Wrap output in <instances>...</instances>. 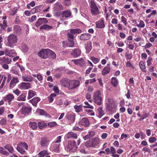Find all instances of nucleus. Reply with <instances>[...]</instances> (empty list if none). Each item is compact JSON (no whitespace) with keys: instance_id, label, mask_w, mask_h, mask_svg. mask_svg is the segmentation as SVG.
<instances>
[{"instance_id":"1","label":"nucleus","mask_w":157,"mask_h":157,"mask_svg":"<svg viewBox=\"0 0 157 157\" xmlns=\"http://www.w3.org/2000/svg\"><path fill=\"white\" fill-rule=\"evenodd\" d=\"M8 45L10 47L13 48L16 46L17 41V37L15 34H11L7 38Z\"/></svg>"},{"instance_id":"2","label":"nucleus","mask_w":157,"mask_h":157,"mask_svg":"<svg viewBox=\"0 0 157 157\" xmlns=\"http://www.w3.org/2000/svg\"><path fill=\"white\" fill-rule=\"evenodd\" d=\"M67 149L70 152H73L75 151L77 148L75 142L74 140H69L68 141Z\"/></svg>"},{"instance_id":"3","label":"nucleus","mask_w":157,"mask_h":157,"mask_svg":"<svg viewBox=\"0 0 157 157\" xmlns=\"http://www.w3.org/2000/svg\"><path fill=\"white\" fill-rule=\"evenodd\" d=\"M80 84V82L78 80L69 81L68 89L70 90L74 89L78 86Z\"/></svg>"},{"instance_id":"4","label":"nucleus","mask_w":157,"mask_h":157,"mask_svg":"<svg viewBox=\"0 0 157 157\" xmlns=\"http://www.w3.org/2000/svg\"><path fill=\"white\" fill-rule=\"evenodd\" d=\"M90 7L91 12L93 15H97L99 14L98 9L96 4L93 1L90 2Z\"/></svg>"},{"instance_id":"5","label":"nucleus","mask_w":157,"mask_h":157,"mask_svg":"<svg viewBox=\"0 0 157 157\" xmlns=\"http://www.w3.org/2000/svg\"><path fill=\"white\" fill-rule=\"evenodd\" d=\"M48 50H50L49 49H43L38 52V55L42 58L46 59L48 57Z\"/></svg>"},{"instance_id":"6","label":"nucleus","mask_w":157,"mask_h":157,"mask_svg":"<svg viewBox=\"0 0 157 157\" xmlns=\"http://www.w3.org/2000/svg\"><path fill=\"white\" fill-rule=\"evenodd\" d=\"M32 109L29 106H23L21 109V113L24 115L28 114L31 111Z\"/></svg>"},{"instance_id":"7","label":"nucleus","mask_w":157,"mask_h":157,"mask_svg":"<svg viewBox=\"0 0 157 157\" xmlns=\"http://www.w3.org/2000/svg\"><path fill=\"white\" fill-rule=\"evenodd\" d=\"M11 61V59H10L7 56H4L0 58V63L2 64H9L10 63Z\"/></svg>"},{"instance_id":"8","label":"nucleus","mask_w":157,"mask_h":157,"mask_svg":"<svg viewBox=\"0 0 157 157\" xmlns=\"http://www.w3.org/2000/svg\"><path fill=\"white\" fill-rule=\"evenodd\" d=\"M48 22V21L46 18H39L35 24V25L37 27H38L42 24L45 23H47Z\"/></svg>"},{"instance_id":"9","label":"nucleus","mask_w":157,"mask_h":157,"mask_svg":"<svg viewBox=\"0 0 157 157\" xmlns=\"http://www.w3.org/2000/svg\"><path fill=\"white\" fill-rule=\"evenodd\" d=\"M19 88L22 90H26L31 87L30 84L29 82H22L19 85Z\"/></svg>"},{"instance_id":"10","label":"nucleus","mask_w":157,"mask_h":157,"mask_svg":"<svg viewBox=\"0 0 157 157\" xmlns=\"http://www.w3.org/2000/svg\"><path fill=\"white\" fill-rule=\"evenodd\" d=\"M90 122L88 119L86 118H82L79 122L78 124L85 126L87 127L89 125Z\"/></svg>"},{"instance_id":"11","label":"nucleus","mask_w":157,"mask_h":157,"mask_svg":"<svg viewBox=\"0 0 157 157\" xmlns=\"http://www.w3.org/2000/svg\"><path fill=\"white\" fill-rule=\"evenodd\" d=\"M49 142V140L46 138H43L40 141V144L42 147L47 146Z\"/></svg>"},{"instance_id":"12","label":"nucleus","mask_w":157,"mask_h":157,"mask_svg":"<svg viewBox=\"0 0 157 157\" xmlns=\"http://www.w3.org/2000/svg\"><path fill=\"white\" fill-rule=\"evenodd\" d=\"M14 96L12 94H9L6 95L4 98V100L6 101H7L9 103L14 99Z\"/></svg>"},{"instance_id":"13","label":"nucleus","mask_w":157,"mask_h":157,"mask_svg":"<svg viewBox=\"0 0 157 157\" xmlns=\"http://www.w3.org/2000/svg\"><path fill=\"white\" fill-rule=\"evenodd\" d=\"M81 52V51L79 49L76 48L75 49L71 54L74 57H76L80 55Z\"/></svg>"},{"instance_id":"14","label":"nucleus","mask_w":157,"mask_h":157,"mask_svg":"<svg viewBox=\"0 0 157 157\" xmlns=\"http://www.w3.org/2000/svg\"><path fill=\"white\" fill-rule=\"evenodd\" d=\"M91 35L89 33H84L82 34L80 37L81 40H88Z\"/></svg>"},{"instance_id":"15","label":"nucleus","mask_w":157,"mask_h":157,"mask_svg":"<svg viewBox=\"0 0 157 157\" xmlns=\"http://www.w3.org/2000/svg\"><path fill=\"white\" fill-rule=\"evenodd\" d=\"M66 136L68 139L71 138L76 139L77 138V135L76 133L72 132H69L67 134Z\"/></svg>"},{"instance_id":"16","label":"nucleus","mask_w":157,"mask_h":157,"mask_svg":"<svg viewBox=\"0 0 157 157\" xmlns=\"http://www.w3.org/2000/svg\"><path fill=\"white\" fill-rule=\"evenodd\" d=\"M18 82V80L17 78H13L11 80V81L10 83V87H13L15 85V84Z\"/></svg>"},{"instance_id":"17","label":"nucleus","mask_w":157,"mask_h":157,"mask_svg":"<svg viewBox=\"0 0 157 157\" xmlns=\"http://www.w3.org/2000/svg\"><path fill=\"white\" fill-rule=\"evenodd\" d=\"M48 51L49 52L48 57L51 59H55L56 58V56L55 53L50 50Z\"/></svg>"},{"instance_id":"18","label":"nucleus","mask_w":157,"mask_h":157,"mask_svg":"<svg viewBox=\"0 0 157 157\" xmlns=\"http://www.w3.org/2000/svg\"><path fill=\"white\" fill-rule=\"evenodd\" d=\"M92 144V147H95L99 143V139L98 138H95L94 139L90 140Z\"/></svg>"},{"instance_id":"19","label":"nucleus","mask_w":157,"mask_h":157,"mask_svg":"<svg viewBox=\"0 0 157 157\" xmlns=\"http://www.w3.org/2000/svg\"><path fill=\"white\" fill-rule=\"evenodd\" d=\"M71 15V12L68 10H65L62 12V17H65L67 18L70 17Z\"/></svg>"},{"instance_id":"20","label":"nucleus","mask_w":157,"mask_h":157,"mask_svg":"<svg viewBox=\"0 0 157 157\" xmlns=\"http://www.w3.org/2000/svg\"><path fill=\"white\" fill-rule=\"evenodd\" d=\"M22 78L25 82H31L33 80V78L29 75L23 76Z\"/></svg>"},{"instance_id":"21","label":"nucleus","mask_w":157,"mask_h":157,"mask_svg":"<svg viewBox=\"0 0 157 157\" xmlns=\"http://www.w3.org/2000/svg\"><path fill=\"white\" fill-rule=\"evenodd\" d=\"M96 27L98 28H102L105 26L104 21L102 20L101 21H99L96 23Z\"/></svg>"},{"instance_id":"22","label":"nucleus","mask_w":157,"mask_h":157,"mask_svg":"<svg viewBox=\"0 0 157 157\" xmlns=\"http://www.w3.org/2000/svg\"><path fill=\"white\" fill-rule=\"evenodd\" d=\"M40 101V99L37 98L35 97L32 99L30 100V101L34 106H36L37 103Z\"/></svg>"},{"instance_id":"23","label":"nucleus","mask_w":157,"mask_h":157,"mask_svg":"<svg viewBox=\"0 0 157 157\" xmlns=\"http://www.w3.org/2000/svg\"><path fill=\"white\" fill-rule=\"evenodd\" d=\"M92 48L91 42L87 43L85 45V48L86 50V52L87 53H89L91 50Z\"/></svg>"},{"instance_id":"24","label":"nucleus","mask_w":157,"mask_h":157,"mask_svg":"<svg viewBox=\"0 0 157 157\" xmlns=\"http://www.w3.org/2000/svg\"><path fill=\"white\" fill-rule=\"evenodd\" d=\"M69 80L67 79H63L60 81L62 85L64 86L68 87V83Z\"/></svg>"},{"instance_id":"25","label":"nucleus","mask_w":157,"mask_h":157,"mask_svg":"<svg viewBox=\"0 0 157 157\" xmlns=\"http://www.w3.org/2000/svg\"><path fill=\"white\" fill-rule=\"evenodd\" d=\"M94 101V103L100 105L102 103V98H93Z\"/></svg>"},{"instance_id":"26","label":"nucleus","mask_w":157,"mask_h":157,"mask_svg":"<svg viewBox=\"0 0 157 157\" xmlns=\"http://www.w3.org/2000/svg\"><path fill=\"white\" fill-rule=\"evenodd\" d=\"M52 27L48 25H43L41 26L40 28V29H46L48 30L51 29Z\"/></svg>"},{"instance_id":"27","label":"nucleus","mask_w":157,"mask_h":157,"mask_svg":"<svg viewBox=\"0 0 157 157\" xmlns=\"http://www.w3.org/2000/svg\"><path fill=\"white\" fill-rule=\"evenodd\" d=\"M55 10H62L63 9V7L59 4V2H57L55 4Z\"/></svg>"},{"instance_id":"28","label":"nucleus","mask_w":157,"mask_h":157,"mask_svg":"<svg viewBox=\"0 0 157 157\" xmlns=\"http://www.w3.org/2000/svg\"><path fill=\"white\" fill-rule=\"evenodd\" d=\"M36 95V93L32 90H30L29 91L28 96V99H30Z\"/></svg>"},{"instance_id":"29","label":"nucleus","mask_w":157,"mask_h":157,"mask_svg":"<svg viewBox=\"0 0 157 157\" xmlns=\"http://www.w3.org/2000/svg\"><path fill=\"white\" fill-rule=\"evenodd\" d=\"M94 135V133L93 132H89V135H87L83 137V138L85 140H86L87 139L92 138Z\"/></svg>"},{"instance_id":"30","label":"nucleus","mask_w":157,"mask_h":157,"mask_svg":"<svg viewBox=\"0 0 157 157\" xmlns=\"http://www.w3.org/2000/svg\"><path fill=\"white\" fill-rule=\"evenodd\" d=\"M110 68L109 67H105L103 69L102 74L103 75H104L108 73L110 70Z\"/></svg>"},{"instance_id":"31","label":"nucleus","mask_w":157,"mask_h":157,"mask_svg":"<svg viewBox=\"0 0 157 157\" xmlns=\"http://www.w3.org/2000/svg\"><path fill=\"white\" fill-rule=\"evenodd\" d=\"M101 94L99 90H97L95 92L93 96V98H101Z\"/></svg>"},{"instance_id":"32","label":"nucleus","mask_w":157,"mask_h":157,"mask_svg":"<svg viewBox=\"0 0 157 157\" xmlns=\"http://www.w3.org/2000/svg\"><path fill=\"white\" fill-rule=\"evenodd\" d=\"M140 68L143 71L146 72V71L145 70L146 68L145 65L143 61H141L140 62L139 64Z\"/></svg>"},{"instance_id":"33","label":"nucleus","mask_w":157,"mask_h":157,"mask_svg":"<svg viewBox=\"0 0 157 157\" xmlns=\"http://www.w3.org/2000/svg\"><path fill=\"white\" fill-rule=\"evenodd\" d=\"M4 147L10 153H12L13 151V147L10 144H7Z\"/></svg>"},{"instance_id":"34","label":"nucleus","mask_w":157,"mask_h":157,"mask_svg":"<svg viewBox=\"0 0 157 157\" xmlns=\"http://www.w3.org/2000/svg\"><path fill=\"white\" fill-rule=\"evenodd\" d=\"M38 126L39 128L40 129H42L44 128L47 126V124L43 122L38 123Z\"/></svg>"},{"instance_id":"35","label":"nucleus","mask_w":157,"mask_h":157,"mask_svg":"<svg viewBox=\"0 0 157 157\" xmlns=\"http://www.w3.org/2000/svg\"><path fill=\"white\" fill-rule=\"evenodd\" d=\"M98 111L99 113L98 117L101 118L104 114V111L102 110V108L100 107L98 109Z\"/></svg>"},{"instance_id":"36","label":"nucleus","mask_w":157,"mask_h":157,"mask_svg":"<svg viewBox=\"0 0 157 157\" xmlns=\"http://www.w3.org/2000/svg\"><path fill=\"white\" fill-rule=\"evenodd\" d=\"M112 84L114 86H117L118 83V81L116 78L113 77L112 78L111 80Z\"/></svg>"},{"instance_id":"37","label":"nucleus","mask_w":157,"mask_h":157,"mask_svg":"<svg viewBox=\"0 0 157 157\" xmlns=\"http://www.w3.org/2000/svg\"><path fill=\"white\" fill-rule=\"evenodd\" d=\"M26 96L25 94H21L17 98V100L19 101H24L25 100Z\"/></svg>"},{"instance_id":"38","label":"nucleus","mask_w":157,"mask_h":157,"mask_svg":"<svg viewBox=\"0 0 157 157\" xmlns=\"http://www.w3.org/2000/svg\"><path fill=\"white\" fill-rule=\"evenodd\" d=\"M29 126L33 129H35L37 127V124L36 123L30 122L29 123Z\"/></svg>"},{"instance_id":"39","label":"nucleus","mask_w":157,"mask_h":157,"mask_svg":"<svg viewBox=\"0 0 157 157\" xmlns=\"http://www.w3.org/2000/svg\"><path fill=\"white\" fill-rule=\"evenodd\" d=\"M40 157H44L48 154V152L46 150H43L39 152V154Z\"/></svg>"},{"instance_id":"40","label":"nucleus","mask_w":157,"mask_h":157,"mask_svg":"<svg viewBox=\"0 0 157 157\" xmlns=\"http://www.w3.org/2000/svg\"><path fill=\"white\" fill-rule=\"evenodd\" d=\"M70 32L71 33L73 34L77 33H80L81 32V30L79 29H71V30Z\"/></svg>"},{"instance_id":"41","label":"nucleus","mask_w":157,"mask_h":157,"mask_svg":"<svg viewBox=\"0 0 157 157\" xmlns=\"http://www.w3.org/2000/svg\"><path fill=\"white\" fill-rule=\"evenodd\" d=\"M20 147L22 148H25L26 150L28 149V146L26 143H21L20 144Z\"/></svg>"},{"instance_id":"42","label":"nucleus","mask_w":157,"mask_h":157,"mask_svg":"<svg viewBox=\"0 0 157 157\" xmlns=\"http://www.w3.org/2000/svg\"><path fill=\"white\" fill-rule=\"evenodd\" d=\"M0 153L5 155H9V153L6 151L5 149L2 147H0Z\"/></svg>"},{"instance_id":"43","label":"nucleus","mask_w":157,"mask_h":157,"mask_svg":"<svg viewBox=\"0 0 157 157\" xmlns=\"http://www.w3.org/2000/svg\"><path fill=\"white\" fill-rule=\"evenodd\" d=\"M74 108L75 109L76 111L77 112L80 111L82 109V106L81 105H75L74 106Z\"/></svg>"},{"instance_id":"44","label":"nucleus","mask_w":157,"mask_h":157,"mask_svg":"<svg viewBox=\"0 0 157 157\" xmlns=\"http://www.w3.org/2000/svg\"><path fill=\"white\" fill-rule=\"evenodd\" d=\"M74 45L73 40H68L67 45L69 47H73Z\"/></svg>"},{"instance_id":"45","label":"nucleus","mask_w":157,"mask_h":157,"mask_svg":"<svg viewBox=\"0 0 157 157\" xmlns=\"http://www.w3.org/2000/svg\"><path fill=\"white\" fill-rule=\"evenodd\" d=\"M17 149L18 152L21 154H24L25 152V151L23 150V148H22L20 147L17 146Z\"/></svg>"},{"instance_id":"46","label":"nucleus","mask_w":157,"mask_h":157,"mask_svg":"<svg viewBox=\"0 0 157 157\" xmlns=\"http://www.w3.org/2000/svg\"><path fill=\"white\" fill-rule=\"evenodd\" d=\"M67 118L68 119L71 120L72 122H73L75 120V116L74 115H68Z\"/></svg>"},{"instance_id":"47","label":"nucleus","mask_w":157,"mask_h":157,"mask_svg":"<svg viewBox=\"0 0 157 157\" xmlns=\"http://www.w3.org/2000/svg\"><path fill=\"white\" fill-rule=\"evenodd\" d=\"M37 112L41 115H46L47 114L42 109H38L37 110Z\"/></svg>"},{"instance_id":"48","label":"nucleus","mask_w":157,"mask_h":157,"mask_svg":"<svg viewBox=\"0 0 157 157\" xmlns=\"http://www.w3.org/2000/svg\"><path fill=\"white\" fill-rule=\"evenodd\" d=\"M67 36L68 37V40H73L74 36L71 33H68Z\"/></svg>"},{"instance_id":"49","label":"nucleus","mask_w":157,"mask_h":157,"mask_svg":"<svg viewBox=\"0 0 157 157\" xmlns=\"http://www.w3.org/2000/svg\"><path fill=\"white\" fill-rule=\"evenodd\" d=\"M91 60L95 63H96L99 61V59L98 58H95L94 57H91Z\"/></svg>"},{"instance_id":"50","label":"nucleus","mask_w":157,"mask_h":157,"mask_svg":"<svg viewBox=\"0 0 157 157\" xmlns=\"http://www.w3.org/2000/svg\"><path fill=\"white\" fill-rule=\"evenodd\" d=\"M85 146L87 147H92V144L90 140L86 141L85 143Z\"/></svg>"},{"instance_id":"51","label":"nucleus","mask_w":157,"mask_h":157,"mask_svg":"<svg viewBox=\"0 0 157 157\" xmlns=\"http://www.w3.org/2000/svg\"><path fill=\"white\" fill-rule=\"evenodd\" d=\"M56 125V123L55 122H52L48 123V125L49 127H51V128L55 126Z\"/></svg>"},{"instance_id":"52","label":"nucleus","mask_w":157,"mask_h":157,"mask_svg":"<svg viewBox=\"0 0 157 157\" xmlns=\"http://www.w3.org/2000/svg\"><path fill=\"white\" fill-rule=\"evenodd\" d=\"M84 103H85V104L86 105V106H84V107L87 108H90V109H93V106H92V105L89 104L87 102L85 101V102Z\"/></svg>"},{"instance_id":"53","label":"nucleus","mask_w":157,"mask_h":157,"mask_svg":"<svg viewBox=\"0 0 157 157\" xmlns=\"http://www.w3.org/2000/svg\"><path fill=\"white\" fill-rule=\"evenodd\" d=\"M3 81H2V83L1 84V85L0 86V89H2L3 88V86H4V85H5V82L6 81V80L7 78L6 76H3Z\"/></svg>"},{"instance_id":"54","label":"nucleus","mask_w":157,"mask_h":157,"mask_svg":"<svg viewBox=\"0 0 157 157\" xmlns=\"http://www.w3.org/2000/svg\"><path fill=\"white\" fill-rule=\"evenodd\" d=\"M0 124L2 125H5L6 124V121L4 118L2 119L0 121Z\"/></svg>"},{"instance_id":"55","label":"nucleus","mask_w":157,"mask_h":157,"mask_svg":"<svg viewBox=\"0 0 157 157\" xmlns=\"http://www.w3.org/2000/svg\"><path fill=\"white\" fill-rule=\"evenodd\" d=\"M138 27H139L141 28H144V27L145 24L143 21L141 20L140 21V24L137 25Z\"/></svg>"},{"instance_id":"56","label":"nucleus","mask_w":157,"mask_h":157,"mask_svg":"<svg viewBox=\"0 0 157 157\" xmlns=\"http://www.w3.org/2000/svg\"><path fill=\"white\" fill-rule=\"evenodd\" d=\"M121 21L122 22H123V23L125 25H126V19L124 16H122L121 17Z\"/></svg>"},{"instance_id":"57","label":"nucleus","mask_w":157,"mask_h":157,"mask_svg":"<svg viewBox=\"0 0 157 157\" xmlns=\"http://www.w3.org/2000/svg\"><path fill=\"white\" fill-rule=\"evenodd\" d=\"M125 56L127 57V59H130L132 57V55L131 53L128 54L126 53Z\"/></svg>"},{"instance_id":"58","label":"nucleus","mask_w":157,"mask_h":157,"mask_svg":"<svg viewBox=\"0 0 157 157\" xmlns=\"http://www.w3.org/2000/svg\"><path fill=\"white\" fill-rule=\"evenodd\" d=\"M152 60L151 57H148L147 60V65L148 66H150L151 64V60Z\"/></svg>"},{"instance_id":"59","label":"nucleus","mask_w":157,"mask_h":157,"mask_svg":"<svg viewBox=\"0 0 157 157\" xmlns=\"http://www.w3.org/2000/svg\"><path fill=\"white\" fill-rule=\"evenodd\" d=\"M156 138L155 137H150L149 138V141L151 143L154 142L156 140Z\"/></svg>"},{"instance_id":"60","label":"nucleus","mask_w":157,"mask_h":157,"mask_svg":"<svg viewBox=\"0 0 157 157\" xmlns=\"http://www.w3.org/2000/svg\"><path fill=\"white\" fill-rule=\"evenodd\" d=\"M111 23L113 24H117L118 23V20L117 19L113 18L112 19Z\"/></svg>"},{"instance_id":"61","label":"nucleus","mask_w":157,"mask_h":157,"mask_svg":"<svg viewBox=\"0 0 157 157\" xmlns=\"http://www.w3.org/2000/svg\"><path fill=\"white\" fill-rule=\"evenodd\" d=\"M13 92L17 95H19L21 93V92L18 89H17L13 91Z\"/></svg>"},{"instance_id":"62","label":"nucleus","mask_w":157,"mask_h":157,"mask_svg":"<svg viewBox=\"0 0 157 157\" xmlns=\"http://www.w3.org/2000/svg\"><path fill=\"white\" fill-rule=\"evenodd\" d=\"M110 151L112 154H115L116 153V150L115 149L113 146L111 147Z\"/></svg>"},{"instance_id":"63","label":"nucleus","mask_w":157,"mask_h":157,"mask_svg":"<svg viewBox=\"0 0 157 157\" xmlns=\"http://www.w3.org/2000/svg\"><path fill=\"white\" fill-rule=\"evenodd\" d=\"M53 90L56 93H59V90L58 87L55 86L53 88Z\"/></svg>"},{"instance_id":"64","label":"nucleus","mask_w":157,"mask_h":157,"mask_svg":"<svg viewBox=\"0 0 157 157\" xmlns=\"http://www.w3.org/2000/svg\"><path fill=\"white\" fill-rule=\"evenodd\" d=\"M61 136H59L56 139V143H58L60 142L61 141Z\"/></svg>"}]
</instances>
